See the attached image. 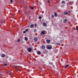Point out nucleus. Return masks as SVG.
Segmentation results:
<instances>
[{
    "label": "nucleus",
    "instance_id": "f257e3e1",
    "mask_svg": "<svg viewBox=\"0 0 78 78\" xmlns=\"http://www.w3.org/2000/svg\"><path fill=\"white\" fill-rule=\"evenodd\" d=\"M15 68H16V70H17V71H20V72L21 71V70L20 69H21V67H19V66H15Z\"/></svg>",
    "mask_w": 78,
    "mask_h": 78
},
{
    "label": "nucleus",
    "instance_id": "f03ea898",
    "mask_svg": "<svg viewBox=\"0 0 78 78\" xmlns=\"http://www.w3.org/2000/svg\"><path fill=\"white\" fill-rule=\"evenodd\" d=\"M47 48L48 50H51V48H52V46L51 45H48L47 46Z\"/></svg>",
    "mask_w": 78,
    "mask_h": 78
},
{
    "label": "nucleus",
    "instance_id": "7ed1b4c3",
    "mask_svg": "<svg viewBox=\"0 0 78 78\" xmlns=\"http://www.w3.org/2000/svg\"><path fill=\"white\" fill-rule=\"evenodd\" d=\"M28 52H31L32 50V49L31 48H29L28 49Z\"/></svg>",
    "mask_w": 78,
    "mask_h": 78
},
{
    "label": "nucleus",
    "instance_id": "20e7f679",
    "mask_svg": "<svg viewBox=\"0 0 78 78\" xmlns=\"http://www.w3.org/2000/svg\"><path fill=\"white\" fill-rule=\"evenodd\" d=\"M43 25L44 27H46L47 26V23H43Z\"/></svg>",
    "mask_w": 78,
    "mask_h": 78
},
{
    "label": "nucleus",
    "instance_id": "39448f33",
    "mask_svg": "<svg viewBox=\"0 0 78 78\" xmlns=\"http://www.w3.org/2000/svg\"><path fill=\"white\" fill-rule=\"evenodd\" d=\"M45 30H43L41 32V34H45Z\"/></svg>",
    "mask_w": 78,
    "mask_h": 78
},
{
    "label": "nucleus",
    "instance_id": "423d86ee",
    "mask_svg": "<svg viewBox=\"0 0 78 78\" xmlns=\"http://www.w3.org/2000/svg\"><path fill=\"white\" fill-rule=\"evenodd\" d=\"M67 21V19H65V20H63V22L64 23H65Z\"/></svg>",
    "mask_w": 78,
    "mask_h": 78
},
{
    "label": "nucleus",
    "instance_id": "0eeeda50",
    "mask_svg": "<svg viewBox=\"0 0 78 78\" xmlns=\"http://www.w3.org/2000/svg\"><path fill=\"white\" fill-rule=\"evenodd\" d=\"M68 14V12H64V15H67Z\"/></svg>",
    "mask_w": 78,
    "mask_h": 78
},
{
    "label": "nucleus",
    "instance_id": "6e6552de",
    "mask_svg": "<svg viewBox=\"0 0 78 78\" xmlns=\"http://www.w3.org/2000/svg\"><path fill=\"white\" fill-rule=\"evenodd\" d=\"M58 15V14L55 12V13H54V16L55 17H57V15Z\"/></svg>",
    "mask_w": 78,
    "mask_h": 78
},
{
    "label": "nucleus",
    "instance_id": "1a4fd4ad",
    "mask_svg": "<svg viewBox=\"0 0 78 78\" xmlns=\"http://www.w3.org/2000/svg\"><path fill=\"white\" fill-rule=\"evenodd\" d=\"M45 48V46H44V45L42 46V48L43 49H44Z\"/></svg>",
    "mask_w": 78,
    "mask_h": 78
},
{
    "label": "nucleus",
    "instance_id": "9d476101",
    "mask_svg": "<svg viewBox=\"0 0 78 78\" xmlns=\"http://www.w3.org/2000/svg\"><path fill=\"white\" fill-rule=\"evenodd\" d=\"M34 40L35 41H37V38L35 37L34 39Z\"/></svg>",
    "mask_w": 78,
    "mask_h": 78
},
{
    "label": "nucleus",
    "instance_id": "9b49d317",
    "mask_svg": "<svg viewBox=\"0 0 78 78\" xmlns=\"http://www.w3.org/2000/svg\"><path fill=\"white\" fill-rule=\"evenodd\" d=\"M34 27V25L33 24H31V25L30 26V27L31 28H33Z\"/></svg>",
    "mask_w": 78,
    "mask_h": 78
},
{
    "label": "nucleus",
    "instance_id": "f8f14e48",
    "mask_svg": "<svg viewBox=\"0 0 78 78\" xmlns=\"http://www.w3.org/2000/svg\"><path fill=\"white\" fill-rule=\"evenodd\" d=\"M1 56L2 57H5V55L4 54H2V55H1Z\"/></svg>",
    "mask_w": 78,
    "mask_h": 78
},
{
    "label": "nucleus",
    "instance_id": "ddd939ff",
    "mask_svg": "<svg viewBox=\"0 0 78 78\" xmlns=\"http://www.w3.org/2000/svg\"><path fill=\"white\" fill-rule=\"evenodd\" d=\"M24 39H25V41H28V38L27 37H25Z\"/></svg>",
    "mask_w": 78,
    "mask_h": 78
},
{
    "label": "nucleus",
    "instance_id": "4468645a",
    "mask_svg": "<svg viewBox=\"0 0 78 78\" xmlns=\"http://www.w3.org/2000/svg\"><path fill=\"white\" fill-rule=\"evenodd\" d=\"M37 54H38V55H41V52L39 51H37Z\"/></svg>",
    "mask_w": 78,
    "mask_h": 78
},
{
    "label": "nucleus",
    "instance_id": "2eb2a0df",
    "mask_svg": "<svg viewBox=\"0 0 78 78\" xmlns=\"http://www.w3.org/2000/svg\"><path fill=\"white\" fill-rule=\"evenodd\" d=\"M50 42V41L49 40H48L46 41V42H47V43H48H48H49Z\"/></svg>",
    "mask_w": 78,
    "mask_h": 78
},
{
    "label": "nucleus",
    "instance_id": "dca6fc26",
    "mask_svg": "<svg viewBox=\"0 0 78 78\" xmlns=\"http://www.w3.org/2000/svg\"><path fill=\"white\" fill-rule=\"evenodd\" d=\"M65 1H63L62 2V3H63V4H64L65 3Z\"/></svg>",
    "mask_w": 78,
    "mask_h": 78
},
{
    "label": "nucleus",
    "instance_id": "f3484780",
    "mask_svg": "<svg viewBox=\"0 0 78 78\" xmlns=\"http://www.w3.org/2000/svg\"><path fill=\"white\" fill-rule=\"evenodd\" d=\"M56 45H61V44L60 43H56Z\"/></svg>",
    "mask_w": 78,
    "mask_h": 78
},
{
    "label": "nucleus",
    "instance_id": "a211bd4d",
    "mask_svg": "<svg viewBox=\"0 0 78 78\" xmlns=\"http://www.w3.org/2000/svg\"><path fill=\"white\" fill-rule=\"evenodd\" d=\"M69 66V65H66L65 67V68H67V67H68V66Z\"/></svg>",
    "mask_w": 78,
    "mask_h": 78
},
{
    "label": "nucleus",
    "instance_id": "6ab92c4d",
    "mask_svg": "<svg viewBox=\"0 0 78 78\" xmlns=\"http://www.w3.org/2000/svg\"><path fill=\"white\" fill-rule=\"evenodd\" d=\"M37 30H36V29H35L34 30V33H36V32H37Z\"/></svg>",
    "mask_w": 78,
    "mask_h": 78
},
{
    "label": "nucleus",
    "instance_id": "aec40b11",
    "mask_svg": "<svg viewBox=\"0 0 78 78\" xmlns=\"http://www.w3.org/2000/svg\"><path fill=\"white\" fill-rule=\"evenodd\" d=\"M39 19H42V17L41 16H40L39 17Z\"/></svg>",
    "mask_w": 78,
    "mask_h": 78
},
{
    "label": "nucleus",
    "instance_id": "412c9836",
    "mask_svg": "<svg viewBox=\"0 0 78 78\" xmlns=\"http://www.w3.org/2000/svg\"><path fill=\"white\" fill-rule=\"evenodd\" d=\"M20 39H18L17 41V42H20Z\"/></svg>",
    "mask_w": 78,
    "mask_h": 78
},
{
    "label": "nucleus",
    "instance_id": "4be33fe9",
    "mask_svg": "<svg viewBox=\"0 0 78 78\" xmlns=\"http://www.w3.org/2000/svg\"><path fill=\"white\" fill-rule=\"evenodd\" d=\"M25 30L27 32V31H28V29H25Z\"/></svg>",
    "mask_w": 78,
    "mask_h": 78
},
{
    "label": "nucleus",
    "instance_id": "5701e85b",
    "mask_svg": "<svg viewBox=\"0 0 78 78\" xmlns=\"http://www.w3.org/2000/svg\"><path fill=\"white\" fill-rule=\"evenodd\" d=\"M12 73L11 72H10V73L9 74V75H11Z\"/></svg>",
    "mask_w": 78,
    "mask_h": 78
},
{
    "label": "nucleus",
    "instance_id": "b1692460",
    "mask_svg": "<svg viewBox=\"0 0 78 78\" xmlns=\"http://www.w3.org/2000/svg\"><path fill=\"white\" fill-rule=\"evenodd\" d=\"M76 30L77 31H78V27H76Z\"/></svg>",
    "mask_w": 78,
    "mask_h": 78
},
{
    "label": "nucleus",
    "instance_id": "393cba45",
    "mask_svg": "<svg viewBox=\"0 0 78 78\" xmlns=\"http://www.w3.org/2000/svg\"><path fill=\"white\" fill-rule=\"evenodd\" d=\"M31 9H34V7H31Z\"/></svg>",
    "mask_w": 78,
    "mask_h": 78
},
{
    "label": "nucleus",
    "instance_id": "a878e982",
    "mask_svg": "<svg viewBox=\"0 0 78 78\" xmlns=\"http://www.w3.org/2000/svg\"><path fill=\"white\" fill-rule=\"evenodd\" d=\"M48 3H50V0H49L48 1Z\"/></svg>",
    "mask_w": 78,
    "mask_h": 78
},
{
    "label": "nucleus",
    "instance_id": "bb28decb",
    "mask_svg": "<svg viewBox=\"0 0 78 78\" xmlns=\"http://www.w3.org/2000/svg\"><path fill=\"white\" fill-rule=\"evenodd\" d=\"M26 33V31H23V33Z\"/></svg>",
    "mask_w": 78,
    "mask_h": 78
},
{
    "label": "nucleus",
    "instance_id": "cd10ccee",
    "mask_svg": "<svg viewBox=\"0 0 78 78\" xmlns=\"http://www.w3.org/2000/svg\"><path fill=\"white\" fill-rule=\"evenodd\" d=\"M34 26L35 27H36V26H37V24H35Z\"/></svg>",
    "mask_w": 78,
    "mask_h": 78
},
{
    "label": "nucleus",
    "instance_id": "c85d7f7f",
    "mask_svg": "<svg viewBox=\"0 0 78 78\" xmlns=\"http://www.w3.org/2000/svg\"><path fill=\"white\" fill-rule=\"evenodd\" d=\"M12 0H10V2H11V3L12 2Z\"/></svg>",
    "mask_w": 78,
    "mask_h": 78
},
{
    "label": "nucleus",
    "instance_id": "c756f323",
    "mask_svg": "<svg viewBox=\"0 0 78 78\" xmlns=\"http://www.w3.org/2000/svg\"><path fill=\"white\" fill-rule=\"evenodd\" d=\"M52 17H54V16L53 15H52L51 16Z\"/></svg>",
    "mask_w": 78,
    "mask_h": 78
},
{
    "label": "nucleus",
    "instance_id": "7c9ffc66",
    "mask_svg": "<svg viewBox=\"0 0 78 78\" xmlns=\"http://www.w3.org/2000/svg\"><path fill=\"white\" fill-rule=\"evenodd\" d=\"M18 12H20V10H18Z\"/></svg>",
    "mask_w": 78,
    "mask_h": 78
},
{
    "label": "nucleus",
    "instance_id": "2f4dec72",
    "mask_svg": "<svg viewBox=\"0 0 78 78\" xmlns=\"http://www.w3.org/2000/svg\"><path fill=\"white\" fill-rule=\"evenodd\" d=\"M5 66H7V64H5Z\"/></svg>",
    "mask_w": 78,
    "mask_h": 78
},
{
    "label": "nucleus",
    "instance_id": "473e14b6",
    "mask_svg": "<svg viewBox=\"0 0 78 78\" xmlns=\"http://www.w3.org/2000/svg\"><path fill=\"white\" fill-rule=\"evenodd\" d=\"M70 12V11H69V12Z\"/></svg>",
    "mask_w": 78,
    "mask_h": 78
}]
</instances>
